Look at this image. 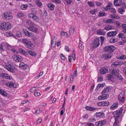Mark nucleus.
Returning a JSON list of instances; mask_svg holds the SVG:
<instances>
[{
    "label": "nucleus",
    "mask_w": 126,
    "mask_h": 126,
    "mask_svg": "<svg viewBox=\"0 0 126 126\" xmlns=\"http://www.w3.org/2000/svg\"><path fill=\"white\" fill-rule=\"evenodd\" d=\"M74 73H73L71 75V76H73L74 77H76L77 75V69L76 68L74 71Z\"/></svg>",
    "instance_id": "a18cd8bd"
},
{
    "label": "nucleus",
    "mask_w": 126,
    "mask_h": 126,
    "mask_svg": "<svg viewBox=\"0 0 126 126\" xmlns=\"http://www.w3.org/2000/svg\"><path fill=\"white\" fill-rule=\"evenodd\" d=\"M116 48L113 45H111L109 46H107L105 47L104 49V51L106 52H113Z\"/></svg>",
    "instance_id": "423d86ee"
},
{
    "label": "nucleus",
    "mask_w": 126,
    "mask_h": 126,
    "mask_svg": "<svg viewBox=\"0 0 126 126\" xmlns=\"http://www.w3.org/2000/svg\"><path fill=\"white\" fill-rule=\"evenodd\" d=\"M103 106H108L110 104V102L108 101H103Z\"/></svg>",
    "instance_id": "ea45409f"
},
{
    "label": "nucleus",
    "mask_w": 126,
    "mask_h": 126,
    "mask_svg": "<svg viewBox=\"0 0 126 126\" xmlns=\"http://www.w3.org/2000/svg\"><path fill=\"white\" fill-rule=\"evenodd\" d=\"M113 21L111 19H109L105 21V23H111L113 22Z\"/></svg>",
    "instance_id": "8fccbe9b"
},
{
    "label": "nucleus",
    "mask_w": 126,
    "mask_h": 126,
    "mask_svg": "<svg viewBox=\"0 0 126 126\" xmlns=\"http://www.w3.org/2000/svg\"><path fill=\"white\" fill-rule=\"evenodd\" d=\"M114 28V27L113 26L109 25L105 27L104 29L108 31L113 29Z\"/></svg>",
    "instance_id": "cd10ccee"
},
{
    "label": "nucleus",
    "mask_w": 126,
    "mask_h": 126,
    "mask_svg": "<svg viewBox=\"0 0 126 126\" xmlns=\"http://www.w3.org/2000/svg\"><path fill=\"white\" fill-rule=\"evenodd\" d=\"M25 64H25L24 63L21 62L19 64V66L20 67L23 68L24 65H25Z\"/></svg>",
    "instance_id": "e2e57ef3"
},
{
    "label": "nucleus",
    "mask_w": 126,
    "mask_h": 126,
    "mask_svg": "<svg viewBox=\"0 0 126 126\" xmlns=\"http://www.w3.org/2000/svg\"><path fill=\"white\" fill-rule=\"evenodd\" d=\"M12 13L10 11L5 12L2 15V17L5 19H10L13 18Z\"/></svg>",
    "instance_id": "20e7f679"
},
{
    "label": "nucleus",
    "mask_w": 126,
    "mask_h": 126,
    "mask_svg": "<svg viewBox=\"0 0 126 126\" xmlns=\"http://www.w3.org/2000/svg\"><path fill=\"white\" fill-rule=\"evenodd\" d=\"M109 87L107 86L106 88H105L104 90L102 91L101 94H103L107 91L108 92L109 91Z\"/></svg>",
    "instance_id": "58836bf2"
},
{
    "label": "nucleus",
    "mask_w": 126,
    "mask_h": 126,
    "mask_svg": "<svg viewBox=\"0 0 126 126\" xmlns=\"http://www.w3.org/2000/svg\"><path fill=\"white\" fill-rule=\"evenodd\" d=\"M24 15V14L22 12H19L17 14V16L19 18H20L21 17L23 16Z\"/></svg>",
    "instance_id": "f704fd0d"
},
{
    "label": "nucleus",
    "mask_w": 126,
    "mask_h": 126,
    "mask_svg": "<svg viewBox=\"0 0 126 126\" xmlns=\"http://www.w3.org/2000/svg\"><path fill=\"white\" fill-rule=\"evenodd\" d=\"M36 90V89H35V87H34L31 88L30 90V91L32 93L33 92H34Z\"/></svg>",
    "instance_id": "bf43d9fd"
},
{
    "label": "nucleus",
    "mask_w": 126,
    "mask_h": 126,
    "mask_svg": "<svg viewBox=\"0 0 126 126\" xmlns=\"http://www.w3.org/2000/svg\"><path fill=\"white\" fill-rule=\"evenodd\" d=\"M26 23L27 24L30 25V26H33L34 24V22L30 20H27Z\"/></svg>",
    "instance_id": "7c9ffc66"
},
{
    "label": "nucleus",
    "mask_w": 126,
    "mask_h": 126,
    "mask_svg": "<svg viewBox=\"0 0 126 126\" xmlns=\"http://www.w3.org/2000/svg\"><path fill=\"white\" fill-rule=\"evenodd\" d=\"M107 11H109L111 13H115L116 12V11L115 9L113 7H110V8H107Z\"/></svg>",
    "instance_id": "393cba45"
},
{
    "label": "nucleus",
    "mask_w": 126,
    "mask_h": 126,
    "mask_svg": "<svg viewBox=\"0 0 126 126\" xmlns=\"http://www.w3.org/2000/svg\"><path fill=\"white\" fill-rule=\"evenodd\" d=\"M106 120L105 119L98 121V122L99 123V125H100V126H101L102 125H103L105 124H106Z\"/></svg>",
    "instance_id": "a19ab883"
},
{
    "label": "nucleus",
    "mask_w": 126,
    "mask_h": 126,
    "mask_svg": "<svg viewBox=\"0 0 126 126\" xmlns=\"http://www.w3.org/2000/svg\"><path fill=\"white\" fill-rule=\"evenodd\" d=\"M121 63L119 61H116L113 63L111 64V66L113 67H116L117 66L121 65Z\"/></svg>",
    "instance_id": "5701e85b"
},
{
    "label": "nucleus",
    "mask_w": 126,
    "mask_h": 126,
    "mask_svg": "<svg viewBox=\"0 0 126 126\" xmlns=\"http://www.w3.org/2000/svg\"><path fill=\"white\" fill-rule=\"evenodd\" d=\"M11 25L9 22H3L0 25V28L3 31H7L10 30Z\"/></svg>",
    "instance_id": "f03ea898"
},
{
    "label": "nucleus",
    "mask_w": 126,
    "mask_h": 126,
    "mask_svg": "<svg viewBox=\"0 0 126 126\" xmlns=\"http://www.w3.org/2000/svg\"><path fill=\"white\" fill-rule=\"evenodd\" d=\"M116 119L115 118V122L113 124V126H117L119 124V121L118 120V119Z\"/></svg>",
    "instance_id": "c9c22d12"
},
{
    "label": "nucleus",
    "mask_w": 126,
    "mask_h": 126,
    "mask_svg": "<svg viewBox=\"0 0 126 126\" xmlns=\"http://www.w3.org/2000/svg\"><path fill=\"white\" fill-rule=\"evenodd\" d=\"M19 52L21 54L26 56L28 55V53L23 49L21 48H19L18 49Z\"/></svg>",
    "instance_id": "b1692460"
},
{
    "label": "nucleus",
    "mask_w": 126,
    "mask_h": 126,
    "mask_svg": "<svg viewBox=\"0 0 126 126\" xmlns=\"http://www.w3.org/2000/svg\"><path fill=\"white\" fill-rule=\"evenodd\" d=\"M27 51L30 55L32 56H35L36 54L35 52L29 50L28 51L27 50Z\"/></svg>",
    "instance_id": "2f4dec72"
},
{
    "label": "nucleus",
    "mask_w": 126,
    "mask_h": 126,
    "mask_svg": "<svg viewBox=\"0 0 126 126\" xmlns=\"http://www.w3.org/2000/svg\"><path fill=\"white\" fill-rule=\"evenodd\" d=\"M7 85L10 87L12 88H16V84L13 82H8L6 83Z\"/></svg>",
    "instance_id": "a211bd4d"
},
{
    "label": "nucleus",
    "mask_w": 126,
    "mask_h": 126,
    "mask_svg": "<svg viewBox=\"0 0 126 126\" xmlns=\"http://www.w3.org/2000/svg\"><path fill=\"white\" fill-rule=\"evenodd\" d=\"M97 12V10L96 9H94L91 10L90 12V13L92 14H94L95 12Z\"/></svg>",
    "instance_id": "4d7b16f0"
},
{
    "label": "nucleus",
    "mask_w": 126,
    "mask_h": 126,
    "mask_svg": "<svg viewBox=\"0 0 126 126\" xmlns=\"http://www.w3.org/2000/svg\"><path fill=\"white\" fill-rule=\"evenodd\" d=\"M40 93L39 92H35L34 93V95L35 97L38 96H40Z\"/></svg>",
    "instance_id": "69168bd1"
},
{
    "label": "nucleus",
    "mask_w": 126,
    "mask_h": 126,
    "mask_svg": "<svg viewBox=\"0 0 126 126\" xmlns=\"http://www.w3.org/2000/svg\"><path fill=\"white\" fill-rule=\"evenodd\" d=\"M111 6L112 7L113 6V4L111 2L109 3L108 5L106 6V7H107V8H110V7H111Z\"/></svg>",
    "instance_id": "5fc2aeb1"
},
{
    "label": "nucleus",
    "mask_w": 126,
    "mask_h": 126,
    "mask_svg": "<svg viewBox=\"0 0 126 126\" xmlns=\"http://www.w3.org/2000/svg\"><path fill=\"white\" fill-rule=\"evenodd\" d=\"M61 35L62 36H67V34L66 32H64L63 31H62L61 33Z\"/></svg>",
    "instance_id": "de8ad7c7"
},
{
    "label": "nucleus",
    "mask_w": 126,
    "mask_h": 126,
    "mask_svg": "<svg viewBox=\"0 0 126 126\" xmlns=\"http://www.w3.org/2000/svg\"><path fill=\"white\" fill-rule=\"evenodd\" d=\"M108 68L105 67H101L100 70L99 72L101 74H105L108 72Z\"/></svg>",
    "instance_id": "f8f14e48"
},
{
    "label": "nucleus",
    "mask_w": 126,
    "mask_h": 126,
    "mask_svg": "<svg viewBox=\"0 0 126 126\" xmlns=\"http://www.w3.org/2000/svg\"><path fill=\"white\" fill-rule=\"evenodd\" d=\"M12 58L13 60L16 62H21L23 60L21 57L15 54L12 56Z\"/></svg>",
    "instance_id": "6e6552de"
},
{
    "label": "nucleus",
    "mask_w": 126,
    "mask_h": 126,
    "mask_svg": "<svg viewBox=\"0 0 126 126\" xmlns=\"http://www.w3.org/2000/svg\"><path fill=\"white\" fill-rule=\"evenodd\" d=\"M117 33V31L115 30L114 31H112L108 32L107 34V35L108 36L111 37L116 35Z\"/></svg>",
    "instance_id": "dca6fc26"
},
{
    "label": "nucleus",
    "mask_w": 126,
    "mask_h": 126,
    "mask_svg": "<svg viewBox=\"0 0 126 126\" xmlns=\"http://www.w3.org/2000/svg\"><path fill=\"white\" fill-rule=\"evenodd\" d=\"M27 7V4H23L21 6V8L22 9L25 10Z\"/></svg>",
    "instance_id": "49530a36"
},
{
    "label": "nucleus",
    "mask_w": 126,
    "mask_h": 126,
    "mask_svg": "<svg viewBox=\"0 0 126 126\" xmlns=\"http://www.w3.org/2000/svg\"><path fill=\"white\" fill-rule=\"evenodd\" d=\"M104 30L101 29L97 31V34H99L102 35L103 33Z\"/></svg>",
    "instance_id": "37998d69"
},
{
    "label": "nucleus",
    "mask_w": 126,
    "mask_h": 126,
    "mask_svg": "<svg viewBox=\"0 0 126 126\" xmlns=\"http://www.w3.org/2000/svg\"><path fill=\"white\" fill-rule=\"evenodd\" d=\"M96 117L99 118H103L104 116V114L103 113L100 112H97L96 113Z\"/></svg>",
    "instance_id": "4be33fe9"
},
{
    "label": "nucleus",
    "mask_w": 126,
    "mask_h": 126,
    "mask_svg": "<svg viewBox=\"0 0 126 126\" xmlns=\"http://www.w3.org/2000/svg\"><path fill=\"white\" fill-rule=\"evenodd\" d=\"M75 29L73 28L72 27H71L69 30V32L71 34H73V32H74V30Z\"/></svg>",
    "instance_id": "603ef678"
},
{
    "label": "nucleus",
    "mask_w": 126,
    "mask_h": 126,
    "mask_svg": "<svg viewBox=\"0 0 126 126\" xmlns=\"http://www.w3.org/2000/svg\"><path fill=\"white\" fill-rule=\"evenodd\" d=\"M0 77L3 78L8 79L11 80L12 79V77L11 76H9V75L7 73H0Z\"/></svg>",
    "instance_id": "9d476101"
},
{
    "label": "nucleus",
    "mask_w": 126,
    "mask_h": 126,
    "mask_svg": "<svg viewBox=\"0 0 126 126\" xmlns=\"http://www.w3.org/2000/svg\"><path fill=\"white\" fill-rule=\"evenodd\" d=\"M117 79L119 80H121L122 81L124 79L122 77V76L121 75H120L119 74L117 75Z\"/></svg>",
    "instance_id": "3c124183"
},
{
    "label": "nucleus",
    "mask_w": 126,
    "mask_h": 126,
    "mask_svg": "<svg viewBox=\"0 0 126 126\" xmlns=\"http://www.w3.org/2000/svg\"><path fill=\"white\" fill-rule=\"evenodd\" d=\"M35 2L38 7L40 8L42 7L43 4L40 1V0H36Z\"/></svg>",
    "instance_id": "bb28decb"
},
{
    "label": "nucleus",
    "mask_w": 126,
    "mask_h": 126,
    "mask_svg": "<svg viewBox=\"0 0 126 126\" xmlns=\"http://www.w3.org/2000/svg\"><path fill=\"white\" fill-rule=\"evenodd\" d=\"M15 36L16 37V39H17V38H20L22 36V33L20 31H16L15 32Z\"/></svg>",
    "instance_id": "f3484780"
},
{
    "label": "nucleus",
    "mask_w": 126,
    "mask_h": 126,
    "mask_svg": "<svg viewBox=\"0 0 126 126\" xmlns=\"http://www.w3.org/2000/svg\"><path fill=\"white\" fill-rule=\"evenodd\" d=\"M118 104L117 103H114L111 106L110 109L111 110H114L118 107Z\"/></svg>",
    "instance_id": "c756f323"
},
{
    "label": "nucleus",
    "mask_w": 126,
    "mask_h": 126,
    "mask_svg": "<svg viewBox=\"0 0 126 126\" xmlns=\"http://www.w3.org/2000/svg\"><path fill=\"white\" fill-rule=\"evenodd\" d=\"M122 28L124 29L125 31H126V24H123L122 25Z\"/></svg>",
    "instance_id": "774afa93"
},
{
    "label": "nucleus",
    "mask_w": 126,
    "mask_h": 126,
    "mask_svg": "<svg viewBox=\"0 0 126 126\" xmlns=\"http://www.w3.org/2000/svg\"><path fill=\"white\" fill-rule=\"evenodd\" d=\"M106 13L103 12H101L99 13L98 16L99 17L103 16L106 15Z\"/></svg>",
    "instance_id": "e433bc0d"
},
{
    "label": "nucleus",
    "mask_w": 126,
    "mask_h": 126,
    "mask_svg": "<svg viewBox=\"0 0 126 126\" xmlns=\"http://www.w3.org/2000/svg\"><path fill=\"white\" fill-rule=\"evenodd\" d=\"M47 7L51 10L53 11L54 9L55 6L51 3H49L48 4Z\"/></svg>",
    "instance_id": "a878e982"
},
{
    "label": "nucleus",
    "mask_w": 126,
    "mask_h": 126,
    "mask_svg": "<svg viewBox=\"0 0 126 126\" xmlns=\"http://www.w3.org/2000/svg\"><path fill=\"white\" fill-rule=\"evenodd\" d=\"M101 39V44H102L104 41L105 38L103 36H101L100 37Z\"/></svg>",
    "instance_id": "0e129e2a"
},
{
    "label": "nucleus",
    "mask_w": 126,
    "mask_h": 126,
    "mask_svg": "<svg viewBox=\"0 0 126 126\" xmlns=\"http://www.w3.org/2000/svg\"><path fill=\"white\" fill-rule=\"evenodd\" d=\"M65 2L68 5H70L72 2V1L71 0H65Z\"/></svg>",
    "instance_id": "338daca9"
},
{
    "label": "nucleus",
    "mask_w": 126,
    "mask_h": 126,
    "mask_svg": "<svg viewBox=\"0 0 126 126\" xmlns=\"http://www.w3.org/2000/svg\"><path fill=\"white\" fill-rule=\"evenodd\" d=\"M0 94L4 97H7L8 95V94L5 91L1 89H0Z\"/></svg>",
    "instance_id": "412c9836"
},
{
    "label": "nucleus",
    "mask_w": 126,
    "mask_h": 126,
    "mask_svg": "<svg viewBox=\"0 0 126 126\" xmlns=\"http://www.w3.org/2000/svg\"><path fill=\"white\" fill-rule=\"evenodd\" d=\"M119 72L118 69H115L111 71V73L113 76H117L119 74Z\"/></svg>",
    "instance_id": "2eb2a0df"
},
{
    "label": "nucleus",
    "mask_w": 126,
    "mask_h": 126,
    "mask_svg": "<svg viewBox=\"0 0 126 126\" xmlns=\"http://www.w3.org/2000/svg\"><path fill=\"white\" fill-rule=\"evenodd\" d=\"M7 69L8 71H10V72H12V73L14 72L15 71L14 70L8 66H7Z\"/></svg>",
    "instance_id": "09e8293b"
},
{
    "label": "nucleus",
    "mask_w": 126,
    "mask_h": 126,
    "mask_svg": "<svg viewBox=\"0 0 126 126\" xmlns=\"http://www.w3.org/2000/svg\"><path fill=\"white\" fill-rule=\"evenodd\" d=\"M117 41V39H111L110 41V42L111 43H114Z\"/></svg>",
    "instance_id": "79ce46f5"
},
{
    "label": "nucleus",
    "mask_w": 126,
    "mask_h": 126,
    "mask_svg": "<svg viewBox=\"0 0 126 126\" xmlns=\"http://www.w3.org/2000/svg\"><path fill=\"white\" fill-rule=\"evenodd\" d=\"M120 6L122 7H121V8H123L124 9H125L126 8V5L125 3H120Z\"/></svg>",
    "instance_id": "13d9d810"
},
{
    "label": "nucleus",
    "mask_w": 126,
    "mask_h": 126,
    "mask_svg": "<svg viewBox=\"0 0 126 126\" xmlns=\"http://www.w3.org/2000/svg\"><path fill=\"white\" fill-rule=\"evenodd\" d=\"M23 32L26 36L29 37L33 36L34 35L33 33L29 32L26 29H23Z\"/></svg>",
    "instance_id": "ddd939ff"
},
{
    "label": "nucleus",
    "mask_w": 126,
    "mask_h": 126,
    "mask_svg": "<svg viewBox=\"0 0 126 126\" xmlns=\"http://www.w3.org/2000/svg\"><path fill=\"white\" fill-rule=\"evenodd\" d=\"M112 56V54L111 53H109L108 54L106 53L104 54H103L102 55V57L104 59L106 60H108Z\"/></svg>",
    "instance_id": "9b49d317"
},
{
    "label": "nucleus",
    "mask_w": 126,
    "mask_h": 126,
    "mask_svg": "<svg viewBox=\"0 0 126 126\" xmlns=\"http://www.w3.org/2000/svg\"><path fill=\"white\" fill-rule=\"evenodd\" d=\"M117 11L119 13L121 14H123V13L125 12V9H124L123 8H121V7L118 9Z\"/></svg>",
    "instance_id": "c85d7f7f"
},
{
    "label": "nucleus",
    "mask_w": 126,
    "mask_h": 126,
    "mask_svg": "<svg viewBox=\"0 0 126 126\" xmlns=\"http://www.w3.org/2000/svg\"><path fill=\"white\" fill-rule=\"evenodd\" d=\"M97 105L99 106H103V101L98 102Z\"/></svg>",
    "instance_id": "680f3d73"
},
{
    "label": "nucleus",
    "mask_w": 126,
    "mask_h": 126,
    "mask_svg": "<svg viewBox=\"0 0 126 126\" xmlns=\"http://www.w3.org/2000/svg\"><path fill=\"white\" fill-rule=\"evenodd\" d=\"M114 23L116 25L117 28H119L122 26V25L121 23L118 21H115L114 22Z\"/></svg>",
    "instance_id": "473e14b6"
},
{
    "label": "nucleus",
    "mask_w": 126,
    "mask_h": 126,
    "mask_svg": "<svg viewBox=\"0 0 126 126\" xmlns=\"http://www.w3.org/2000/svg\"><path fill=\"white\" fill-rule=\"evenodd\" d=\"M29 17L32 18L33 20L36 21H37L39 20V18L38 16L33 13H30L28 15Z\"/></svg>",
    "instance_id": "1a4fd4ad"
},
{
    "label": "nucleus",
    "mask_w": 126,
    "mask_h": 126,
    "mask_svg": "<svg viewBox=\"0 0 126 126\" xmlns=\"http://www.w3.org/2000/svg\"><path fill=\"white\" fill-rule=\"evenodd\" d=\"M126 58V56L125 55H122L120 57L119 59L122 60H124Z\"/></svg>",
    "instance_id": "864d4df0"
},
{
    "label": "nucleus",
    "mask_w": 126,
    "mask_h": 126,
    "mask_svg": "<svg viewBox=\"0 0 126 126\" xmlns=\"http://www.w3.org/2000/svg\"><path fill=\"white\" fill-rule=\"evenodd\" d=\"M27 28L29 31L36 33H38L39 32V29L33 26H30Z\"/></svg>",
    "instance_id": "0eeeda50"
},
{
    "label": "nucleus",
    "mask_w": 126,
    "mask_h": 126,
    "mask_svg": "<svg viewBox=\"0 0 126 126\" xmlns=\"http://www.w3.org/2000/svg\"><path fill=\"white\" fill-rule=\"evenodd\" d=\"M5 43L3 42L1 43L0 44V50L4 51V49L3 48V46L4 45Z\"/></svg>",
    "instance_id": "4c0bfd02"
},
{
    "label": "nucleus",
    "mask_w": 126,
    "mask_h": 126,
    "mask_svg": "<svg viewBox=\"0 0 126 126\" xmlns=\"http://www.w3.org/2000/svg\"><path fill=\"white\" fill-rule=\"evenodd\" d=\"M119 100L120 102L123 103L124 102L125 100V98L124 96H123L122 94L121 93L118 96Z\"/></svg>",
    "instance_id": "4468645a"
},
{
    "label": "nucleus",
    "mask_w": 126,
    "mask_h": 126,
    "mask_svg": "<svg viewBox=\"0 0 126 126\" xmlns=\"http://www.w3.org/2000/svg\"><path fill=\"white\" fill-rule=\"evenodd\" d=\"M85 108L87 110L90 111H94L96 109V108L95 107H93L88 106H86L85 107Z\"/></svg>",
    "instance_id": "aec40b11"
},
{
    "label": "nucleus",
    "mask_w": 126,
    "mask_h": 126,
    "mask_svg": "<svg viewBox=\"0 0 126 126\" xmlns=\"http://www.w3.org/2000/svg\"><path fill=\"white\" fill-rule=\"evenodd\" d=\"M124 34L122 33H120L118 36V37L119 38H122L124 36Z\"/></svg>",
    "instance_id": "052dcab7"
},
{
    "label": "nucleus",
    "mask_w": 126,
    "mask_h": 126,
    "mask_svg": "<svg viewBox=\"0 0 126 126\" xmlns=\"http://www.w3.org/2000/svg\"><path fill=\"white\" fill-rule=\"evenodd\" d=\"M100 45L99 40V39L96 38L93 42L91 44L92 47L91 49L95 48L98 47Z\"/></svg>",
    "instance_id": "39448f33"
},
{
    "label": "nucleus",
    "mask_w": 126,
    "mask_h": 126,
    "mask_svg": "<svg viewBox=\"0 0 126 126\" xmlns=\"http://www.w3.org/2000/svg\"><path fill=\"white\" fill-rule=\"evenodd\" d=\"M122 0H114V4L115 6H120V3L122 2Z\"/></svg>",
    "instance_id": "6ab92c4d"
},
{
    "label": "nucleus",
    "mask_w": 126,
    "mask_h": 126,
    "mask_svg": "<svg viewBox=\"0 0 126 126\" xmlns=\"http://www.w3.org/2000/svg\"><path fill=\"white\" fill-rule=\"evenodd\" d=\"M102 99H106L108 98L109 97V95L108 94H102Z\"/></svg>",
    "instance_id": "c03bdc74"
},
{
    "label": "nucleus",
    "mask_w": 126,
    "mask_h": 126,
    "mask_svg": "<svg viewBox=\"0 0 126 126\" xmlns=\"http://www.w3.org/2000/svg\"><path fill=\"white\" fill-rule=\"evenodd\" d=\"M87 3L91 7H94V3L91 1H88Z\"/></svg>",
    "instance_id": "6e6d98bb"
},
{
    "label": "nucleus",
    "mask_w": 126,
    "mask_h": 126,
    "mask_svg": "<svg viewBox=\"0 0 126 126\" xmlns=\"http://www.w3.org/2000/svg\"><path fill=\"white\" fill-rule=\"evenodd\" d=\"M22 41L23 43L27 48L31 50L34 49V46L30 41L25 38L23 39Z\"/></svg>",
    "instance_id": "f257e3e1"
},
{
    "label": "nucleus",
    "mask_w": 126,
    "mask_h": 126,
    "mask_svg": "<svg viewBox=\"0 0 126 126\" xmlns=\"http://www.w3.org/2000/svg\"><path fill=\"white\" fill-rule=\"evenodd\" d=\"M108 79L109 80H110L112 81H113L114 80L112 76V74H107V75Z\"/></svg>",
    "instance_id": "72a5a7b5"
},
{
    "label": "nucleus",
    "mask_w": 126,
    "mask_h": 126,
    "mask_svg": "<svg viewBox=\"0 0 126 126\" xmlns=\"http://www.w3.org/2000/svg\"><path fill=\"white\" fill-rule=\"evenodd\" d=\"M123 109L122 107L116 110L114 112L113 114L115 118L119 119L122 114Z\"/></svg>",
    "instance_id": "7ed1b4c3"
}]
</instances>
